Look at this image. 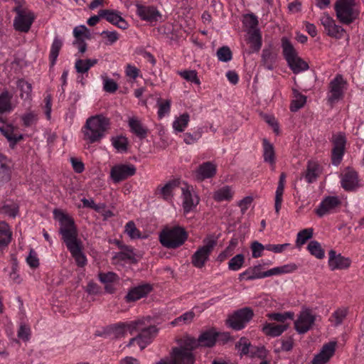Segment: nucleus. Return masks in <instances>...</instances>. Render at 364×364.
<instances>
[{"instance_id": "1", "label": "nucleus", "mask_w": 364, "mask_h": 364, "mask_svg": "<svg viewBox=\"0 0 364 364\" xmlns=\"http://www.w3.org/2000/svg\"><path fill=\"white\" fill-rule=\"evenodd\" d=\"M110 119L103 114L91 116L82 128L83 139L88 144L100 142L110 129Z\"/></svg>"}, {"instance_id": "2", "label": "nucleus", "mask_w": 364, "mask_h": 364, "mask_svg": "<svg viewBox=\"0 0 364 364\" xmlns=\"http://www.w3.org/2000/svg\"><path fill=\"white\" fill-rule=\"evenodd\" d=\"M53 214L55 218L60 223L59 232L62 235V239L65 245L80 241L77 238V230L74 220L58 209L53 210Z\"/></svg>"}, {"instance_id": "3", "label": "nucleus", "mask_w": 364, "mask_h": 364, "mask_svg": "<svg viewBox=\"0 0 364 364\" xmlns=\"http://www.w3.org/2000/svg\"><path fill=\"white\" fill-rule=\"evenodd\" d=\"M188 238L186 230L179 226L163 230L159 235L161 244L169 249H176L181 247Z\"/></svg>"}, {"instance_id": "4", "label": "nucleus", "mask_w": 364, "mask_h": 364, "mask_svg": "<svg viewBox=\"0 0 364 364\" xmlns=\"http://www.w3.org/2000/svg\"><path fill=\"white\" fill-rule=\"evenodd\" d=\"M218 238L215 235H208L204 238L203 245L200 247L191 257V262L194 267L202 268L205 265L214 247L217 245Z\"/></svg>"}, {"instance_id": "5", "label": "nucleus", "mask_w": 364, "mask_h": 364, "mask_svg": "<svg viewBox=\"0 0 364 364\" xmlns=\"http://www.w3.org/2000/svg\"><path fill=\"white\" fill-rule=\"evenodd\" d=\"M355 0H338L334 9L337 18L343 24H350L358 18L359 11L355 8Z\"/></svg>"}, {"instance_id": "6", "label": "nucleus", "mask_w": 364, "mask_h": 364, "mask_svg": "<svg viewBox=\"0 0 364 364\" xmlns=\"http://www.w3.org/2000/svg\"><path fill=\"white\" fill-rule=\"evenodd\" d=\"M142 321H132L130 322H119L110 324L104 329L103 334L107 336H112L114 338H122L127 331L132 334L140 328Z\"/></svg>"}, {"instance_id": "7", "label": "nucleus", "mask_w": 364, "mask_h": 364, "mask_svg": "<svg viewBox=\"0 0 364 364\" xmlns=\"http://www.w3.org/2000/svg\"><path fill=\"white\" fill-rule=\"evenodd\" d=\"M346 89V80H344L341 75H336L328 84V103L331 106H333L336 103L343 100Z\"/></svg>"}, {"instance_id": "8", "label": "nucleus", "mask_w": 364, "mask_h": 364, "mask_svg": "<svg viewBox=\"0 0 364 364\" xmlns=\"http://www.w3.org/2000/svg\"><path fill=\"white\" fill-rule=\"evenodd\" d=\"M254 312L250 307H244L229 316L227 323L234 330H241L252 318Z\"/></svg>"}, {"instance_id": "9", "label": "nucleus", "mask_w": 364, "mask_h": 364, "mask_svg": "<svg viewBox=\"0 0 364 364\" xmlns=\"http://www.w3.org/2000/svg\"><path fill=\"white\" fill-rule=\"evenodd\" d=\"M194 362L195 356L193 352L174 347L170 353V359H161L156 364H194Z\"/></svg>"}, {"instance_id": "10", "label": "nucleus", "mask_w": 364, "mask_h": 364, "mask_svg": "<svg viewBox=\"0 0 364 364\" xmlns=\"http://www.w3.org/2000/svg\"><path fill=\"white\" fill-rule=\"evenodd\" d=\"M316 320V316L312 314L310 309L301 311L298 318L294 321L295 330L299 334H304L309 331L313 326Z\"/></svg>"}, {"instance_id": "11", "label": "nucleus", "mask_w": 364, "mask_h": 364, "mask_svg": "<svg viewBox=\"0 0 364 364\" xmlns=\"http://www.w3.org/2000/svg\"><path fill=\"white\" fill-rule=\"evenodd\" d=\"M278 55V49L272 44L264 46L261 54V65L267 70H274L277 65Z\"/></svg>"}, {"instance_id": "12", "label": "nucleus", "mask_w": 364, "mask_h": 364, "mask_svg": "<svg viewBox=\"0 0 364 364\" xmlns=\"http://www.w3.org/2000/svg\"><path fill=\"white\" fill-rule=\"evenodd\" d=\"M341 203L338 196H326L315 210V213L318 217L334 213L341 205Z\"/></svg>"}, {"instance_id": "13", "label": "nucleus", "mask_w": 364, "mask_h": 364, "mask_svg": "<svg viewBox=\"0 0 364 364\" xmlns=\"http://www.w3.org/2000/svg\"><path fill=\"white\" fill-rule=\"evenodd\" d=\"M14 20V27L16 31L28 33L35 19V16L30 10L16 13Z\"/></svg>"}, {"instance_id": "14", "label": "nucleus", "mask_w": 364, "mask_h": 364, "mask_svg": "<svg viewBox=\"0 0 364 364\" xmlns=\"http://www.w3.org/2000/svg\"><path fill=\"white\" fill-rule=\"evenodd\" d=\"M341 185L346 191H355L360 186L358 173L350 167L346 168L341 175Z\"/></svg>"}, {"instance_id": "15", "label": "nucleus", "mask_w": 364, "mask_h": 364, "mask_svg": "<svg viewBox=\"0 0 364 364\" xmlns=\"http://www.w3.org/2000/svg\"><path fill=\"white\" fill-rule=\"evenodd\" d=\"M136 167L133 164H119L113 166L110 171L114 182L118 183L136 173Z\"/></svg>"}, {"instance_id": "16", "label": "nucleus", "mask_w": 364, "mask_h": 364, "mask_svg": "<svg viewBox=\"0 0 364 364\" xmlns=\"http://www.w3.org/2000/svg\"><path fill=\"white\" fill-rule=\"evenodd\" d=\"M332 141L333 147L332 149L331 161L333 165L338 166L343 159L346 140L344 135L339 134L333 136Z\"/></svg>"}, {"instance_id": "17", "label": "nucleus", "mask_w": 364, "mask_h": 364, "mask_svg": "<svg viewBox=\"0 0 364 364\" xmlns=\"http://www.w3.org/2000/svg\"><path fill=\"white\" fill-rule=\"evenodd\" d=\"M321 23L329 36L338 39L343 37L346 31L341 26L336 25L335 21L328 15L322 16Z\"/></svg>"}, {"instance_id": "18", "label": "nucleus", "mask_w": 364, "mask_h": 364, "mask_svg": "<svg viewBox=\"0 0 364 364\" xmlns=\"http://www.w3.org/2000/svg\"><path fill=\"white\" fill-rule=\"evenodd\" d=\"M136 14L141 19L146 21H156L161 17L157 9L154 6H144L136 4Z\"/></svg>"}, {"instance_id": "19", "label": "nucleus", "mask_w": 364, "mask_h": 364, "mask_svg": "<svg viewBox=\"0 0 364 364\" xmlns=\"http://www.w3.org/2000/svg\"><path fill=\"white\" fill-rule=\"evenodd\" d=\"M336 343L329 342L323 346L319 353L316 354L313 360L312 364H325L333 355L336 350Z\"/></svg>"}, {"instance_id": "20", "label": "nucleus", "mask_w": 364, "mask_h": 364, "mask_svg": "<svg viewBox=\"0 0 364 364\" xmlns=\"http://www.w3.org/2000/svg\"><path fill=\"white\" fill-rule=\"evenodd\" d=\"M328 265L331 270L343 269L349 267L350 260L343 257L341 254L336 255V251L331 250L329 253Z\"/></svg>"}, {"instance_id": "21", "label": "nucleus", "mask_w": 364, "mask_h": 364, "mask_svg": "<svg viewBox=\"0 0 364 364\" xmlns=\"http://www.w3.org/2000/svg\"><path fill=\"white\" fill-rule=\"evenodd\" d=\"M66 247L74 257L78 267H83L86 265L87 259L82 252V244L80 240L70 245L68 244Z\"/></svg>"}, {"instance_id": "22", "label": "nucleus", "mask_w": 364, "mask_h": 364, "mask_svg": "<svg viewBox=\"0 0 364 364\" xmlns=\"http://www.w3.org/2000/svg\"><path fill=\"white\" fill-rule=\"evenodd\" d=\"M148 320V318H144L137 319L136 321H142V323L139 326L140 328L136 331H140L137 335V338H139L140 340H144L146 342L150 343L151 338L156 336L158 329L155 326H146V321Z\"/></svg>"}, {"instance_id": "23", "label": "nucleus", "mask_w": 364, "mask_h": 364, "mask_svg": "<svg viewBox=\"0 0 364 364\" xmlns=\"http://www.w3.org/2000/svg\"><path fill=\"white\" fill-rule=\"evenodd\" d=\"M152 289L150 284H145L134 287L129 290L125 299L127 302L135 301L146 296Z\"/></svg>"}, {"instance_id": "24", "label": "nucleus", "mask_w": 364, "mask_h": 364, "mask_svg": "<svg viewBox=\"0 0 364 364\" xmlns=\"http://www.w3.org/2000/svg\"><path fill=\"white\" fill-rule=\"evenodd\" d=\"M216 173V165L213 162L207 161L200 165L196 171V177L198 181L213 177Z\"/></svg>"}, {"instance_id": "25", "label": "nucleus", "mask_w": 364, "mask_h": 364, "mask_svg": "<svg viewBox=\"0 0 364 364\" xmlns=\"http://www.w3.org/2000/svg\"><path fill=\"white\" fill-rule=\"evenodd\" d=\"M11 163L4 156L0 154V186L11 179Z\"/></svg>"}, {"instance_id": "26", "label": "nucleus", "mask_w": 364, "mask_h": 364, "mask_svg": "<svg viewBox=\"0 0 364 364\" xmlns=\"http://www.w3.org/2000/svg\"><path fill=\"white\" fill-rule=\"evenodd\" d=\"M218 333L214 330L203 332L198 338L199 347H213L216 342Z\"/></svg>"}, {"instance_id": "27", "label": "nucleus", "mask_w": 364, "mask_h": 364, "mask_svg": "<svg viewBox=\"0 0 364 364\" xmlns=\"http://www.w3.org/2000/svg\"><path fill=\"white\" fill-rule=\"evenodd\" d=\"M0 132L7 139L10 146H15L23 139L21 134L15 133V128L12 125H6L0 127Z\"/></svg>"}, {"instance_id": "28", "label": "nucleus", "mask_w": 364, "mask_h": 364, "mask_svg": "<svg viewBox=\"0 0 364 364\" xmlns=\"http://www.w3.org/2000/svg\"><path fill=\"white\" fill-rule=\"evenodd\" d=\"M182 194L183 198V209L185 213L192 210L199 202L198 198L193 194L188 189L182 188Z\"/></svg>"}, {"instance_id": "29", "label": "nucleus", "mask_w": 364, "mask_h": 364, "mask_svg": "<svg viewBox=\"0 0 364 364\" xmlns=\"http://www.w3.org/2000/svg\"><path fill=\"white\" fill-rule=\"evenodd\" d=\"M129 126L131 132L139 139H143L146 137L149 129L136 118H130L129 119Z\"/></svg>"}, {"instance_id": "30", "label": "nucleus", "mask_w": 364, "mask_h": 364, "mask_svg": "<svg viewBox=\"0 0 364 364\" xmlns=\"http://www.w3.org/2000/svg\"><path fill=\"white\" fill-rule=\"evenodd\" d=\"M289 327L288 324L275 325L266 323L262 328V332L267 336L277 337L280 336Z\"/></svg>"}, {"instance_id": "31", "label": "nucleus", "mask_w": 364, "mask_h": 364, "mask_svg": "<svg viewBox=\"0 0 364 364\" xmlns=\"http://www.w3.org/2000/svg\"><path fill=\"white\" fill-rule=\"evenodd\" d=\"M247 43L250 44L252 52L257 53L262 46V36L257 29H252L248 31Z\"/></svg>"}, {"instance_id": "32", "label": "nucleus", "mask_w": 364, "mask_h": 364, "mask_svg": "<svg viewBox=\"0 0 364 364\" xmlns=\"http://www.w3.org/2000/svg\"><path fill=\"white\" fill-rule=\"evenodd\" d=\"M262 146L264 162L269 164L271 166H274L275 164V152L273 144L267 139H264L262 141Z\"/></svg>"}, {"instance_id": "33", "label": "nucleus", "mask_w": 364, "mask_h": 364, "mask_svg": "<svg viewBox=\"0 0 364 364\" xmlns=\"http://www.w3.org/2000/svg\"><path fill=\"white\" fill-rule=\"evenodd\" d=\"M319 165L316 162L309 161L304 176L309 183H311L316 180L319 176Z\"/></svg>"}, {"instance_id": "34", "label": "nucleus", "mask_w": 364, "mask_h": 364, "mask_svg": "<svg viewBox=\"0 0 364 364\" xmlns=\"http://www.w3.org/2000/svg\"><path fill=\"white\" fill-rule=\"evenodd\" d=\"M232 196L233 191H232V188L228 186H225L218 189L213 193V198L218 202L230 200Z\"/></svg>"}, {"instance_id": "35", "label": "nucleus", "mask_w": 364, "mask_h": 364, "mask_svg": "<svg viewBox=\"0 0 364 364\" xmlns=\"http://www.w3.org/2000/svg\"><path fill=\"white\" fill-rule=\"evenodd\" d=\"M282 47L284 57L287 62L297 56L294 48L287 38H282Z\"/></svg>"}, {"instance_id": "36", "label": "nucleus", "mask_w": 364, "mask_h": 364, "mask_svg": "<svg viewBox=\"0 0 364 364\" xmlns=\"http://www.w3.org/2000/svg\"><path fill=\"white\" fill-rule=\"evenodd\" d=\"M293 94L294 99L291 101L290 109L291 112H296L305 105L306 97L295 89H293Z\"/></svg>"}, {"instance_id": "37", "label": "nucleus", "mask_w": 364, "mask_h": 364, "mask_svg": "<svg viewBox=\"0 0 364 364\" xmlns=\"http://www.w3.org/2000/svg\"><path fill=\"white\" fill-rule=\"evenodd\" d=\"M287 63L294 73H299L309 68L308 64L301 58L298 57V55L288 61Z\"/></svg>"}, {"instance_id": "38", "label": "nucleus", "mask_w": 364, "mask_h": 364, "mask_svg": "<svg viewBox=\"0 0 364 364\" xmlns=\"http://www.w3.org/2000/svg\"><path fill=\"white\" fill-rule=\"evenodd\" d=\"M120 248L123 250L118 253L117 258L121 260H129L132 263H136L138 259L136 257V254L133 252V250L126 245L120 246Z\"/></svg>"}, {"instance_id": "39", "label": "nucleus", "mask_w": 364, "mask_h": 364, "mask_svg": "<svg viewBox=\"0 0 364 364\" xmlns=\"http://www.w3.org/2000/svg\"><path fill=\"white\" fill-rule=\"evenodd\" d=\"M63 46V41L60 39L58 37H55L53 40V42L51 45L50 52V60L51 66H53L55 64L56 60L58 58L59 52Z\"/></svg>"}, {"instance_id": "40", "label": "nucleus", "mask_w": 364, "mask_h": 364, "mask_svg": "<svg viewBox=\"0 0 364 364\" xmlns=\"http://www.w3.org/2000/svg\"><path fill=\"white\" fill-rule=\"evenodd\" d=\"M199 347L198 339L191 336H186L181 340L180 346L178 348H182L183 350L192 352L194 349Z\"/></svg>"}, {"instance_id": "41", "label": "nucleus", "mask_w": 364, "mask_h": 364, "mask_svg": "<svg viewBox=\"0 0 364 364\" xmlns=\"http://www.w3.org/2000/svg\"><path fill=\"white\" fill-rule=\"evenodd\" d=\"M179 185V182L177 180H173L164 185V186L161 187L159 190L160 193L163 196V198L165 200H168L171 198L172 196V192L174 188L178 187Z\"/></svg>"}, {"instance_id": "42", "label": "nucleus", "mask_w": 364, "mask_h": 364, "mask_svg": "<svg viewBox=\"0 0 364 364\" xmlns=\"http://www.w3.org/2000/svg\"><path fill=\"white\" fill-rule=\"evenodd\" d=\"M307 249L316 258L323 259L324 257V250L318 242L316 240L311 241L307 246Z\"/></svg>"}, {"instance_id": "43", "label": "nucleus", "mask_w": 364, "mask_h": 364, "mask_svg": "<svg viewBox=\"0 0 364 364\" xmlns=\"http://www.w3.org/2000/svg\"><path fill=\"white\" fill-rule=\"evenodd\" d=\"M18 211V206L12 201L5 203L2 206L0 205V213H5L10 217L14 218Z\"/></svg>"}, {"instance_id": "44", "label": "nucleus", "mask_w": 364, "mask_h": 364, "mask_svg": "<svg viewBox=\"0 0 364 364\" xmlns=\"http://www.w3.org/2000/svg\"><path fill=\"white\" fill-rule=\"evenodd\" d=\"M189 118V114L188 113H183L181 114L173 122V129L180 132H183L188 124Z\"/></svg>"}, {"instance_id": "45", "label": "nucleus", "mask_w": 364, "mask_h": 364, "mask_svg": "<svg viewBox=\"0 0 364 364\" xmlns=\"http://www.w3.org/2000/svg\"><path fill=\"white\" fill-rule=\"evenodd\" d=\"M262 265L258 264L254 267H249L246 269V273H248V277H247V280H254L257 279L264 278V272L261 271Z\"/></svg>"}, {"instance_id": "46", "label": "nucleus", "mask_w": 364, "mask_h": 364, "mask_svg": "<svg viewBox=\"0 0 364 364\" xmlns=\"http://www.w3.org/2000/svg\"><path fill=\"white\" fill-rule=\"evenodd\" d=\"M112 143L118 151L125 152L127 151L128 139L127 137L123 136L113 137Z\"/></svg>"}, {"instance_id": "47", "label": "nucleus", "mask_w": 364, "mask_h": 364, "mask_svg": "<svg viewBox=\"0 0 364 364\" xmlns=\"http://www.w3.org/2000/svg\"><path fill=\"white\" fill-rule=\"evenodd\" d=\"M195 316V313L192 311H187L175 318L173 321L171 322L172 326H178L181 324H188L190 323Z\"/></svg>"}, {"instance_id": "48", "label": "nucleus", "mask_w": 364, "mask_h": 364, "mask_svg": "<svg viewBox=\"0 0 364 364\" xmlns=\"http://www.w3.org/2000/svg\"><path fill=\"white\" fill-rule=\"evenodd\" d=\"M100 16L105 18L108 22L116 26L121 16L113 10L103 9L100 11Z\"/></svg>"}, {"instance_id": "49", "label": "nucleus", "mask_w": 364, "mask_h": 364, "mask_svg": "<svg viewBox=\"0 0 364 364\" xmlns=\"http://www.w3.org/2000/svg\"><path fill=\"white\" fill-rule=\"evenodd\" d=\"M245 262V256L242 254H238L233 257L228 262V268L232 271L239 270Z\"/></svg>"}, {"instance_id": "50", "label": "nucleus", "mask_w": 364, "mask_h": 364, "mask_svg": "<svg viewBox=\"0 0 364 364\" xmlns=\"http://www.w3.org/2000/svg\"><path fill=\"white\" fill-rule=\"evenodd\" d=\"M294 315L293 312L289 311L284 313H271L268 314L267 316L270 320L284 323L287 319L292 320L294 318Z\"/></svg>"}, {"instance_id": "51", "label": "nucleus", "mask_w": 364, "mask_h": 364, "mask_svg": "<svg viewBox=\"0 0 364 364\" xmlns=\"http://www.w3.org/2000/svg\"><path fill=\"white\" fill-rule=\"evenodd\" d=\"M124 232L132 239H136V238L141 237L140 231L136 228V225L133 221H129L126 224Z\"/></svg>"}, {"instance_id": "52", "label": "nucleus", "mask_w": 364, "mask_h": 364, "mask_svg": "<svg viewBox=\"0 0 364 364\" xmlns=\"http://www.w3.org/2000/svg\"><path fill=\"white\" fill-rule=\"evenodd\" d=\"M313 235V229L312 228H306L304 229L301 231L299 232L296 237V244L297 245H301L306 242V241L310 239Z\"/></svg>"}, {"instance_id": "53", "label": "nucleus", "mask_w": 364, "mask_h": 364, "mask_svg": "<svg viewBox=\"0 0 364 364\" xmlns=\"http://www.w3.org/2000/svg\"><path fill=\"white\" fill-rule=\"evenodd\" d=\"M284 185L282 183H278V186L275 194V212L278 214L282 207V196L284 193Z\"/></svg>"}, {"instance_id": "54", "label": "nucleus", "mask_w": 364, "mask_h": 364, "mask_svg": "<svg viewBox=\"0 0 364 364\" xmlns=\"http://www.w3.org/2000/svg\"><path fill=\"white\" fill-rule=\"evenodd\" d=\"M18 87L21 90V98L27 99L29 97L30 94L32 90V86L31 84L23 80H19L18 81Z\"/></svg>"}, {"instance_id": "55", "label": "nucleus", "mask_w": 364, "mask_h": 364, "mask_svg": "<svg viewBox=\"0 0 364 364\" xmlns=\"http://www.w3.org/2000/svg\"><path fill=\"white\" fill-rule=\"evenodd\" d=\"M99 280L104 284L114 283L119 279L118 276L112 272H100L98 274Z\"/></svg>"}, {"instance_id": "56", "label": "nucleus", "mask_w": 364, "mask_h": 364, "mask_svg": "<svg viewBox=\"0 0 364 364\" xmlns=\"http://www.w3.org/2000/svg\"><path fill=\"white\" fill-rule=\"evenodd\" d=\"M179 75L188 82H193L196 85H200V82L198 77L197 72L193 70H183L178 73Z\"/></svg>"}, {"instance_id": "57", "label": "nucleus", "mask_w": 364, "mask_h": 364, "mask_svg": "<svg viewBox=\"0 0 364 364\" xmlns=\"http://www.w3.org/2000/svg\"><path fill=\"white\" fill-rule=\"evenodd\" d=\"M11 233L6 226H0V248L6 247L10 242Z\"/></svg>"}, {"instance_id": "58", "label": "nucleus", "mask_w": 364, "mask_h": 364, "mask_svg": "<svg viewBox=\"0 0 364 364\" xmlns=\"http://www.w3.org/2000/svg\"><path fill=\"white\" fill-rule=\"evenodd\" d=\"M11 108L10 98L7 92L0 95V114L9 111Z\"/></svg>"}, {"instance_id": "59", "label": "nucleus", "mask_w": 364, "mask_h": 364, "mask_svg": "<svg viewBox=\"0 0 364 364\" xmlns=\"http://www.w3.org/2000/svg\"><path fill=\"white\" fill-rule=\"evenodd\" d=\"M217 56L219 60L228 62L232 59V52L229 47L223 46L218 50Z\"/></svg>"}, {"instance_id": "60", "label": "nucleus", "mask_w": 364, "mask_h": 364, "mask_svg": "<svg viewBox=\"0 0 364 364\" xmlns=\"http://www.w3.org/2000/svg\"><path fill=\"white\" fill-rule=\"evenodd\" d=\"M159 110L158 116L160 119L163 118L166 114L169 113L171 109V100H166L164 102L158 101Z\"/></svg>"}, {"instance_id": "61", "label": "nucleus", "mask_w": 364, "mask_h": 364, "mask_svg": "<svg viewBox=\"0 0 364 364\" xmlns=\"http://www.w3.org/2000/svg\"><path fill=\"white\" fill-rule=\"evenodd\" d=\"M202 136V130L199 129L193 134L186 133L183 135V141L186 144H192L196 142Z\"/></svg>"}, {"instance_id": "62", "label": "nucleus", "mask_w": 364, "mask_h": 364, "mask_svg": "<svg viewBox=\"0 0 364 364\" xmlns=\"http://www.w3.org/2000/svg\"><path fill=\"white\" fill-rule=\"evenodd\" d=\"M250 343L245 337H242L240 341L235 344V347L241 351V354L247 355L249 353V348Z\"/></svg>"}, {"instance_id": "63", "label": "nucleus", "mask_w": 364, "mask_h": 364, "mask_svg": "<svg viewBox=\"0 0 364 364\" xmlns=\"http://www.w3.org/2000/svg\"><path fill=\"white\" fill-rule=\"evenodd\" d=\"M100 35L107 38L106 45H112L119 39V34L116 31H103Z\"/></svg>"}, {"instance_id": "64", "label": "nucleus", "mask_w": 364, "mask_h": 364, "mask_svg": "<svg viewBox=\"0 0 364 364\" xmlns=\"http://www.w3.org/2000/svg\"><path fill=\"white\" fill-rule=\"evenodd\" d=\"M103 85L104 90L109 93H113L118 89V85L117 82L114 80L108 77H105L104 79Z\"/></svg>"}]
</instances>
